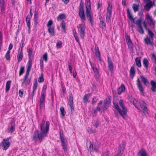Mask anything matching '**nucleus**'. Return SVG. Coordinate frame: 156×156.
<instances>
[{
    "instance_id": "4468645a",
    "label": "nucleus",
    "mask_w": 156,
    "mask_h": 156,
    "mask_svg": "<svg viewBox=\"0 0 156 156\" xmlns=\"http://www.w3.org/2000/svg\"><path fill=\"white\" fill-rule=\"evenodd\" d=\"M139 102L140 107L143 110V112L147 113V109L146 106V104L144 101L141 100Z\"/></svg>"
},
{
    "instance_id": "864d4df0",
    "label": "nucleus",
    "mask_w": 156,
    "mask_h": 156,
    "mask_svg": "<svg viewBox=\"0 0 156 156\" xmlns=\"http://www.w3.org/2000/svg\"><path fill=\"white\" fill-rule=\"evenodd\" d=\"M95 55L100 54V52L99 50V48L98 47V46L96 44L95 45Z\"/></svg>"
},
{
    "instance_id": "2f4dec72",
    "label": "nucleus",
    "mask_w": 156,
    "mask_h": 156,
    "mask_svg": "<svg viewBox=\"0 0 156 156\" xmlns=\"http://www.w3.org/2000/svg\"><path fill=\"white\" fill-rule=\"evenodd\" d=\"M140 78L141 79V81L143 82L144 85H147V84H149L148 81L144 77L140 76Z\"/></svg>"
},
{
    "instance_id": "bf43d9fd",
    "label": "nucleus",
    "mask_w": 156,
    "mask_h": 156,
    "mask_svg": "<svg viewBox=\"0 0 156 156\" xmlns=\"http://www.w3.org/2000/svg\"><path fill=\"white\" fill-rule=\"evenodd\" d=\"M62 46V43L61 41H59L56 44V47L57 48H60Z\"/></svg>"
},
{
    "instance_id": "e433bc0d",
    "label": "nucleus",
    "mask_w": 156,
    "mask_h": 156,
    "mask_svg": "<svg viewBox=\"0 0 156 156\" xmlns=\"http://www.w3.org/2000/svg\"><path fill=\"white\" fill-rule=\"evenodd\" d=\"M46 94H41V96L40 99V103H44Z\"/></svg>"
},
{
    "instance_id": "aec40b11",
    "label": "nucleus",
    "mask_w": 156,
    "mask_h": 156,
    "mask_svg": "<svg viewBox=\"0 0 156 156\" xmlns=\"http://www.w3.org/2000/svg\"><path fill=\"white\" fill-rule=\"evenodd\" d=\"M86 12H91V5L90 0H85Z\"/></svg>"
},
{
    "instance_id": "f257e3e1",
    "label": "nucleus",
    "mask_w": 156,
    "mask_h": 156,
    "mask_svg": "<svg viewBox=\"0 0 156 156\" xmlns=\"http://www.w3.org/2000/svg\"><path fill=\"white\" fill-rule=\"evenodd\" d=\"M127 17L132 23L136 24L138 27V31L141 34H144V31L143 26L145 29L148 31V34L151 38H153L154 36V34L149 28H147V24L143 18L141 17L139 19L135 17L133 18L130 13L129 9L127 10Z\"/></svg>"
},
{
    "instance_id": "c85d7f7f",
    "label": "nucleus",
    "mask_w": 156,
    "mask_h": 156,
    "mask_svg": "<svg viewBox=\"0 0 156 156\" xmlns=\"http://www.w3.org/2000/svg\"><path fill=\"white\" fill-rule=\"evenodd\" d=\"M138 156H147L146 151L143 149L140 150L138 154Z\"/></svg>"
},
{
    "instance_id": "72a5a7b5",
    "label": "nucleus",
    "mask_w": 156,
    "mask_h": 156,
    "mask_svg": "<svg viewBox=\"0 0 156 156\" xmlns=\"http://www.w3.org/2000/svg\"><path fill=\"white\" fill-rule=\"evenodd\" d=\"M135 62L136 65L138 67H140L141 66L140 59V58L137 57L135 59Z\"/></svg>"
},
{
    "instance_id": "39448f33",
    "label": "nucleus",
    "mask_w": 156,
    "mask_h": 156,
    "mask_svg": "<svg viewBox=\"0 0 156 156\" xmlns=\"http://www.w3.org/2000/svg\"><path fill=\"white\" fill-rule=\"evenodd\" d=\"M108 7L107 9L106 22L108 23L111 18L112 5L109 2H108Z\"/></svg>"
},
{
    "instance_id": "2eb2a0df",
    "label": "nucleus",
    "mask_w": 156,
    "mask_h": 156,
    "mask_svg": "<svg viewBox=\"0 0 156 156\" xmlns=\"http://www.w3.org/2000/svg\"><path fill=\"white\" fill-rule=\"evenodd\" d=\"M146 19L148 24L153 28H154L155 25L154 23L153 22L151 16L149 14H147V15Z\"/></svg>"
},
{
    "instance_id": "f8f14e48",
    "label": "nucleus",
    "mask_w": 156,
    "mask_h": 156,
    "mask_svg": "<svg viewBox=\"0 0 156 156\" xmlns=\"http://www.w3.org/2000/svg\"><path fill=\"white\" fill-rule=\"evenodd\" d=\"M108 64L109 71L112 72L113 70V64L112 60L109 57H108Z\"/></svg>"
},
{
    "instance_id": "37998d69",
    "label": "nucleus",
    "mask_w": 156,
    "mask_h": 156,
    "mask_svg": "<svg viewBox=\"0 0 156 156\" xmlns=\"http://www.w3.org/2000/svg\"><path fill=\"white\" fill-rule=\"evenodd\" d=\"M65 18V15L64 14H60L57 17L58 20H61Z\"/></svg>"
},
{
    "instance_id": "0e129e2a",
    "label": "nucleus",
    "mask_w": 156,
    "mask_h": 156,
    "mask_svg": "<svg viewBox=\"0 0 156 156\" xmlns=\"http://www.w3.org/2000/svg\"><path fill=\"white\" fill-rule=\"evenodd\" d=\"M53 23V22L52 20H49L47 24V26L48 27H51V26L52 25Z\"/></svg>"
},
{
    "instance_id": "4d7b16f0",
    "label": "nucleus",
    "mask_w": 156,
    "mask_h": 156,
    "mask_svg": "<svg viewBox=\"0 0 156 156\" xmlns=\"http://www.w3.org/2000/svg\"><path fill=\"white\" fill-rule=\"evenodd\" d=\"M43 59H44L45 62H47L48 59V55L47 53H46L44 54L43 56Z\"/></svg>"
},
{
    "instance_id": "5fc2aeb1",
    "label": "nucleus",
    "mask_w": 156,
    "mask_h": 156,
    "mask_svg": "<svg viewBox=\"0 0 156 156\" xmlns=\"http://www.w3.org/2000/svg\"><path fill=\"white\" fill-rule=\"evenodd\" d=\"M33 52V49L30 48H29L28 50V56L29 58H30L32 55Z\"/></svg>"
},
{
    "instance_id": "9d476101",
    "label": "nucleus",
    "mask_w": 156,
    "mask_h": 156,
    "mask_svg": "<svg viewBox=\"0 0 156 156\" xmlns=\"http://www.w3.org/2000/svg\"><path fill=\"white\" fill-rule=\"evenodd\" d=\"M78 28V32L80 37L83 39L85 34V28L83 25L82 24H80L77 27Z\"/></svg>"
},
{
    "instance_id": "1a4fd4ad",
    "label": "nucleus",
    "mask_w": 156,
    "mask_h": 156,
    "mask_svg": "<svg viewBox=\"0 0 156 156\" xmlns=\"http://www.w3.org/2000/svg\"><path fill=\"white\" fill-rule=\"evenodd\" d=\"M10 137L8 138L7 139H4L2 141L0 144V145L3 147V150L5 151L7 150L10 145V143L9 141V139Z\"/></svg>"
},
{
    "instance_id": "3c124183",
    "label": "nucleus",
    "mask_w": 156,
    "mask_h": 156,
    "mask_svg": "<svg viewBox=\"0 0 156 156\" xmlns=\"http://www.w3.org/2000/svg\"><path fill=\"white\" fill-rule=\"evenodd\" d=\"M101 109V108L99 107L98 105L96 108L94 110V115H96V113H97L98 111H100Z\"/></svg>"
},
{
    "instance_id": "7c9ffc66",
    "label": "nucleus",
    "mask_w": 156,
    "mask_h": 156,
    "mask_svg": "<svg viewBox=\"0 0 156 156\" xmlns=\"http://www.w3.org/2000/svg\"><path fill=\"white\" fill-rule=\"evenodd\" d=\"M90 95V94H85L83 96V101L84 103L86 104L88 102L89 97Z\"/></svg>"
},
{
    "instance_id": "6ab92c4d",
    "label": "nucleus",
    "mask_w": 156,
    "mask_h": 156,
    "mask_svg": "<svg viewBox=\"0 0 156 156\" xmlns=\"http://www.w3.org/2000/svg\"><path fill=\"white\" fill-rule=\"evenodd\" d=\"M146 3V5L144 6V9L145 10L148 11L153 6V4L152 1H150Z\"/></svg>"
},
{
    "instance_id": "cd10ccee",
    "label": "nucleus",
    "mask_w": 156,
    "mask_h": 156,
    "mask_svg": "<svg viewBox=\"0 0 156 156\" xmlns=\"http://www.w3.org/2000/svg\"><path fill=\"white\" fill-rule=\"evenodd\" d=\"M34 25L36 26L38 23V13L35 12L34 14Z\"/></svg>"
},
{
    "instance_id": "20e7f679",
    "label": "nucleus",
    "mask_w": 156,
    "mask_h": 156,
    "mask_svg": "<svg viewBox=\"0 0 156 156\" xmlns=\"http://www.w3.org/2000/svg\"><path fill=\"white\" fill-rule=\"evenodd\" d=\"M79 15L82 22H85L86 21V17L83 9V4L82 2V0L81 1L79 7Z\"/></svg>"
},
{
    "instance_id": "a18cd8bd",
    "label": "nucleus",
    "mask_w": 156,
    "mask_h": 156,
    "mask_svg": "<svg viewBox=\"0 0 156 156\" xmlns=\"http://www.w3.org/2000/svg\"><path fill=\"white\" fill-rule=\"evenodd\" d=\"M10 51H8L5 55V58L7 60H9L10 58Z\"/></svg>"
},
{
    "instance_id": "ea45409f",
    "label": "nucleus",
    "mask_w": 156,
    "mask_h": 156,
    "mask_svg": "<svg viewBox=\"0 0 156 156\" xmlns=\"http://www.w3.org/2000/svg\"><path fill=\"white\" fill-rule=\"evenodd\" d=\"M99 25L101 28H106V23L103 20H101L100 21Z\"/></svg>"
},
{
    "instance_id": "de8ad7c7",
    "label": "nucleus",
    "mask_w": 156,
    "mask_h": 156,
    "mask_svg": "<svg viewBox=\"0 0 156 156\" xmlns=\"http://www.w3.org/2000/svg\"><path fill=\"white\" fill-rule=\"evenodd\" d=\"M125 145V143L124 141H122L121 144H120L119 145V147L120 148V150L121 151V150H122L124 149V147Z\"/></svg>"
},
{
    "instance_id": "412c9836",
    "label": "nucleus",
    "mask_w": 156,
    "mask_h": 156,
    "mask_svg": "<svg viewBox=\"0 0 156 156\" xmlns=\"http://www.w3.org/2000/svg\"><path fill=\"white\" fill-rule=\"evenodd\" d=\"M34 82L33 87V91H32V95L30 96L32 99H33V98L34 94V92L36 90L37 87V80L36 79H34Z\"/></svg>"
},
{
    "instance_id": "774afa93",
    "label": "nucleus",
    "mask_w": 156,
    "mask_h": 156,
    "mask_svg": "<svg viewBox=\"0 0 156 156\" xmlns=\"http://www.w3.org/2000/svg\"><path fill=\"white\" fill-rule=\"evenodd\" d=\"M110 153L109 151H107L104 154L103 156H108Z\"/></svg>"
},
{
    "instance_id": "5701e85b",
    "label": "nucleus",
    "mask_w": 156,
    "mask_h": 156,
    "mask_svg": "<svg viewBox=\"0 0 156 156\" xmlns=\"http://www.w3.org/2000/svg\"><path fill=\"white\" fill-rule=\"evenodd\" d=\"M31 18V17L30 16L28 15L27 16L26 20L27 26L28 28V31L29 33H30V29Z\"/></svg>"
},
{
    "instance_id": "a878e982",
    "label": "nucleus",
    "mask_w": 156,
    "mask_h": 156,
    "mask_svg": "<svg viewBox=\"0 0 156 156\" xmlns=\"http://www.w3.org/2000/svg\"><path fill=\"white\" fill-rule=\"evenodd\" d=\"M135 71L134 69V67L133 66H132L131 67L130 72L129 75L130 76L133 78L135 75Z\"/></svg>"
},
{
    "instance_id": "052dcab7",
    "label": "nucleus",
    "mask_w": 156,
    "mask_h": 156,
    "mask_svg": "<svg viewBox=\"0 0 156 156\" xmlns=\"http://www.w3.org/2000/svg\"><path fill=\"white\" fill-rule=\"evenodd\" d=\"M98 100V99L96 97H94L92 100V104H95L97 102Z\"/></svg>"
},
{
    "instance_id": "09e8293b",
    "label": "nucleus",
    "mask_w": 156,
    "mask_h": 156,
    "mask_svg": "<svg viewBox=\"0 0 156 156\" xmlns=\"http://www.w3.org/2000/svg\"><path fill=\"white\" fill-rule=\"evenodd\" d=\"M61 26L62 28L63 29L64 31L66 32V23L64 21L62 20L61 23Z\"/></svg>"
},
{
    "instance_id": "680f3d73",
    "label": "nucleus",
    "mask_w": 156,
    "mask_h": 156,
    "mask_svg": "<svg viewBox=\"0 0 156 156\" xmlns=\"http://www.w3.org/2000/svg\"><path fill=\"white\" fill-rule=\"evenodd\" d=\"M108 106H107L106 105H105V104H103V105L101 107V108L102 110L104 111L106 110L108 108Z\"/></svg>"
},
{
    "instance_id": "603ef678",
    "label": "nucleus",
    "mask_w": 156,
    "mask_h": 156,
    "mask_svg": "<svg viewBox=\"0 0 156 156\" xmlns=\"http://www.w3.org/2000/svg\"><path fill=\"white\" fill-rule=\"evenodd\" d=\"M47 87L46 85H44L43 86L41 94H46V90Z\"/></svg>"
},
{
    "instance_id": "49530a36",
    "label": "nucleus",
    "mask_w": 156,
    "mask_h": 156,
    "mask_svg": "<svg viewBox=\"0 0 156 156\" xmlns=\"http://www.w3.org/2000/svg\"><path fill=\"white\" fill-rule=\"evenodd\" d=\"M24 66H21L20 68L19 71V76L22 75L24 72Z\"/></svg>"
},
{
    "instance_id": "69168bd1",
    "label": "nucleus",
    "mask_w": 156,
    "mask_h": 156,
    "mask_svg": "<svg viewBox=\"0 0 156 156\" xmlns=\"http://www.w3.org/2000/svg\"><path fill=\"white\" fill-rule=\"evenodd\" d=\"M68 67H69V70L70 72V73H72V69L71 65V63H68Z\"/></svg>"
},
{
    "instance_id": "c03bdc74",
    "label": "nucleus",
    "mask_w": 156,
    "mask_h": 156,
    "mask_svg": "<svg viewBox=\"0 0 156 156\" xmlns=\"http://www.w3.org/2000/svg\"><path fill=\"white\" fill-rule=\"evenodd\" d=\"M110 103V100L109 98H106L104 101V104H105V105L109 106V104Z\"/></svg>"
},
{
    "instance_id": "7ed1b4c3",
    "label": "nucleus",
    "mask_w": 156,
    "mask_h": 156,
    "mask_svg": "<svg viewBox=\"0 0 156 156\" xmlns=\"http://www.w3.org/2000/svg\"><path fill=\"white\" fill-rule=\"evenodd\" d=\"M32 65V60L30 59L28 61L27 65V70L26 72L25 75L23 79V82L22 83V86H27L28 85L30 82V80H29L27 79L29 76L30 72L31 69Z\"/></svg>"
},
{
    "instance_id": "b1692460",
    "label": "nucleus",
    "mask_w": 156,
    "mask_h": 156,
    "mask_svg": "<svg viewBox=\"0 0 156 156\" xmlns=\"http://www.w3.org/2000/svg\"><path fill=\"white\" fill-rule=\"evenodd\" d=\"M151 90L153 92H155L156 91L155 90L156 89V82L151 80Z\"/></svg>"
},
{
    "instance_id": "e2e57ef3",
    "label": "nucleus",
    "mask_w": 156,
    "mask_h": 156,
    "mask_svg": "<svg viewBox=\"0 0 156 156\" xmlns=\"http://www.w3.org/2000/svg\"><path fill=\"white\" fill-rule=\"evenodd\" d=\"M74 37H75L76 41L77 42H79V38L77 36V33L76 32V31H75V34H74Z\"/></svg>"
},
{
    "instance_id": "338daca9",
    "label": "nucleus",
    "mask_w": 156,
    "mask_h": 156,
    "mask_svg": "<svg viewBox=\"0 0 156 156\" xmlns=\"http://www.w3.org/2000/svg\"><path fill=\"white\" fill-rule=\"evenodd\" d=\"M23 91L20 90L19 91V94L20 97L22 98L23 96Z\"/></svg>"
},
{
    "instance_id": "393cba45",
    "label": "nucleus",
    "mask_w": 156,
    "mask_h": 156,
    "mask_svg": "<svg viewBox=\"0 0 156 156\" xmlns=\"http://www.w3.org/2000/svg\"><path fill=\"white\" fill-rule=\"evenodd\" d=\"M114 108L116 109L118 112L120 114V115L122 116V114L121 112V109L119 108V105L116 102H113Z\"/></svg>"
},
{
    "instance_id": "6e6d98bb",
    "label": "nucleus",
    "mask_w": 156,
    "mask_h": 156,
    "mask_svg": "<svg viewBox=\"0 0 156 156\" xmlns=\"http://www.w3.org/2000/svg\"><path fill=\"white\" fill-rule=\"evenodd\" d=\"M1 9V13L2 14H3L4 13L5 9V5H1L0 6Z\"/></svg>"
},
{
    "instance_id": "8fccbe9b",
    "label": "nucleus",
    "mask_w": 156,
    "mask_h": 156,
    "mask_svg": "<svg viewBox=\"0 0 156 156\" xmlns=\"http://www.w3.org/2000/svg\"><path fill=\"white\" fill-rule=\"evenodd\" d=\"M98 121V120H95L93 122V125L95 127L97 128L98 126L99 123Z\"/></svg>"
},
{
    "instance_id": "a211bd4d",
    "label": "nucleus",
    "mask_w": 156,
    "mask_h": 156,
    "mask_svg": "<svg viewBox=\"0 0 156 156\" xmlns=\"http://www.w3.org/2000/svg\"><path fill=\"white\" fill-rule=\"evenodd\" d=\"M129 100L132 103L135 107L138 109H139V106L137 105L136 102L137 101L135 100L134 98L132 96H128Z\"/></svg>"
},
{
    "instance_id": "6e6552de",
    "label": "nucleus",
    "mask_w": 156,
    "mask_h": 156,
    "mask_svg": "<svg viewBox=\"0 0 156 156\" xmlns=\"http://www.w3.org/2000/svg\"><path fill=\"white\" fill-rule=\"evenodd\" d=\"M125 36L129 49L131 52H133V44L130 39V36L127 33H126Z\"/></svg>"
},
{
    "instance_id": "a19ab883",
    "label": "nucleus",
    "mask_w": 156,
    "mask_h": 156,
    "mask_svg": "<svg viewBox=\"0 0 156 156\" xmlns=\"http://www.w3.org/2000/svg\"><path fill=\"white\" fill-rule=\"evenodd\" d=\"M132 8L134 12H136L138 11L139 9L138 5L135 4H133Z\"/></svg>"
},
{
    "instance_id": "0eeeda50",
    "label": "nucleus",
    "mask_w": 156,
    "mask_h": 156,
    "mask_svg": "<svg viewBox=\"0 0 156 156\" xmlns=\"http://www.w3.org/2000/svg\"><path fill=\"white\" fill-rule=\"evenodd\" d=\"M60 137L61 142L62 143L61 145L62 147V148L64 150L65 152L67 151V144L65 142V139L64 137V135L62 130H60L59 131Z\"/></svg>"
},
{
    "instance_id": "f704fd0d",
    "label": "nucleus",
    "mask_w": 156,
    "mask_h": 156,
    "mask_svg": "<svg viewBox=\"0 0 156 156\" xmlns=\"http://www.w3.org/2000/svg\"><path fill=\"white\" fill-rule=\"evenodd\" d=\"M91 66L94 72V74L96 75V76H98L99 75V72L97 68L92 66L91 64Z\"/></svg>"
},
{
    "instance_id": "c9c22d12",
    "label": "nucleus",
    "mask_w": 156,
    "mask_h": 156,
    "mask_svg": "<svg viewBox=\"0 0 156 156\" xmlns=\"http://www.w3.org/2000/svg\"><path fill=\"white\" fill-rule=\"evenodd\" d=\"M143 64L144 66L146 69L148 67L149 62L148 60L145 58H144L143 60Z\"/></svg>"
},
{
    "instance_id": "4c0bfd02",
    "label": "nucleus",
    "mask_w": 156,
    "mask_h": 156,
    "mask_svg": "<svg viewBox=\"0 0 156 156\" xmlns=\"http://www.w3.org/2000/svg\"><path fill=\"white\" fill-rule=\"evenodd\" d=\"M144 41L146 44H149L151 46L153 45L150 38L148 37L144 39Z\"/></svg>"
},
{
    "instance_id": "13d9d810",
    "label": "nucleus",
    "mask_w": 156,
    "mask_h": 156,
    "mask_svg": "<svg viewBox=\"0 0 156 156\" xmlns=\"http://www.w3.org/2000/svg\"><path fill=\"white\" fill-rule=\"evenodd\" d=\"M40 64L41 69V70H43L44 68L43 60V59H41L40 61Z\"/></svg>"
},
{
    "instance_id": "f03ea898",
    "label": "nucleus",
    "mask_w": 156,
    "mask_h": 156,
    "mask_svg": "<svg viewBox=\"0 0 156 156\" xmlns=\"http://www.w3.org/2000/svg\"><path fill=\"white\" fill-rule=\"evenodd\" d=\"M45 123V121L42 120V122L40 124V133L37 130H36L34 132L33 136V139L35 142H37L38 141V140H39L41 142L45 137L47 136L49 130L50 122L48 121H46L45 128H44Z\"/></svg>"
},
{
    "instance_id": "f3484780",
    "label": "nucleus",
    "mask_w": 156,
    "mask_h": 156,
    "mask_svg": "<svg viewBox=\"0 0 156 156\" xmlns=\"http://www.w3.org/2000/svg\"><path fill=\"white\" fill-rule=\"evenodd\" d=\"M23 58V54L22 49L19 48L18 52L17 55V58L18 62H20Z\"/></svg>"
},
{
    "instance_id": "ddd939ff",
    "label": "nucleus",
    "mask_w": 156,
    "mask_h": 156,
    "mask_svg": "<svg viewBox=\"0 0 156 156\" xmlns=\"http://www.w3.org/2000/svg\"><path fill=\"white\" fill-rule=\"evenodd\" d=\"M87 17L88 20L89 21V23L93 26V25L94 21L93 19V16L92 15L91 12H86Z\"/></svg>"
},
{
    "instance_id": "dca6fc26",
    "label": "nucleus",
    "mask_w": 156,
    "mask_h": 156,
    "mask_svg": "<svg viewBox=\"0 0 156 156\" xmlns=\"http://www.w3.org/2000/svg\"><path fill=\"white\" fill-rule=\"evenodd\" d=\"M137 82V87L140 91L142 93L141 95H144V89L143 87V86L139 78H138Z\"/></svg>"
},
{
    "instance_id": "c756f323",
    "label": "nucleus",
    "mask_w": 156,
    "mask_h": 156,
    "mask_svg": "<svg viewBox=\"0 0 156 156\" xmlns=\"http://www.w3.org/2000/svg\"><path fill=\"white\" fill-rule=\"evenodd\" d=\"M48 31L51 36H54L55 35L54 28L53 27H48Z\"/></svg>"
},
{
    "instance_id": "58836bf2",
    "label": "nucleus",
    "mask_w": 156,
    "mask_h": 156,
    "mask_svg": "<svg viewBox=\"0 0 156 156\" xmlns=\"http://www.w3.org/2000/svg\"><path fill=\"white\" fill-rule=\"evenodd\" d=\"M60 111L61 113V115L62 117L65 116L66 114V112L65 111L64 108L63 107H62L60 108Z\"/></svg>"
},
{
    "instance_id": "4be33fe9",
    "label": "nucleus",
    "mask_w": 156,
    "mask_h": 156,
    "mask_svg": "<svg viewBox=\"0 0 156 156\" xmlns=\"http://www.w3.org/2000/svg\"><path fill=\"white\" fill-rule=\"evenodd\" d=\"M11 127L9 128V132L11 133H13L15 130V123L13 121H12L11 123Z\"/></svg>"
},
{
    "instance_id": "79ce46f5",
    "label": "nucleus",
    "mask_w": 156,
    "mask_h": 156,
    "mask_svg": "<svg viewBox=\"0 0 156 156\" xmlns=\"http://www.w3.org/2000/svg\"><path fill=\"white\" fill-rule=\"evenodd\" d=\"M44 75L42 73L41 74L40 76L38 79V81L39 83H42L44 81Z\"/></svg>"
},
{
    "instance_id": "bb28decb",
    "label": "nucleus",
    "mask_w": 156,
    "mask_h": 156,
    "mask_svg": "<svg viewBox=\"0 0 156 156\" xmlns=\"http://www.w3.org/2000/svg\"><path fill=\"white\" fill-rule=\"evenodd\" d=\"M125 87L124 84H122L121 86L118 89V94H120L125 90Z\"/></svg>"
},
{
    "instance_id": "423d86ee",
    "label": "nucleus",
    "mask_w": 156,
    "mask_h": 156,
    "mask_svg": "<svg viewBox=\"0 0 156 156\" xmlns=\"http://www.w3.org/2000/svg\"><path fill=\"white\" fill-rule=\"evenodd\" d=\"M119 104L120 106L122 108L121 112L122 114V117L123 119H125L127 116V110L126 108L123 105V101L122 100H120L119 101Z\"/></svg>"
},
{
    "instance_id": "473e14b6",
    "label": "nucleus",
    "mask_w": 156,
    "mask_h": 156,
    "mask_svg": "<svg viewBox=\"0 0 156 156\" xmlns=\"http://www.w3.org/2000/svg\"><path fill=\"white\" fill-rule=\"evenodd\" d=\"M11 83V81L9 80L7 81L6 83L5 87V91L6 92H8L10 87V85Z\"/></svg>"
},
{
    "instance_id": "9b49d317",
    "label": "nucleus",
    "mask_w": 156,
    "mask_h": 156,
    "mask_svg": "<svg viewBox=\"0 0 156 156\" xmlns=\"http://www.w3.org/2000/svg\"><path fill=\"white\" fill-rule=\"evenodd\" d=\"M69 105L71 110V112L74 111V107L73 105V97L72 93H69Z\"/></svg>"
}]
</instances>
